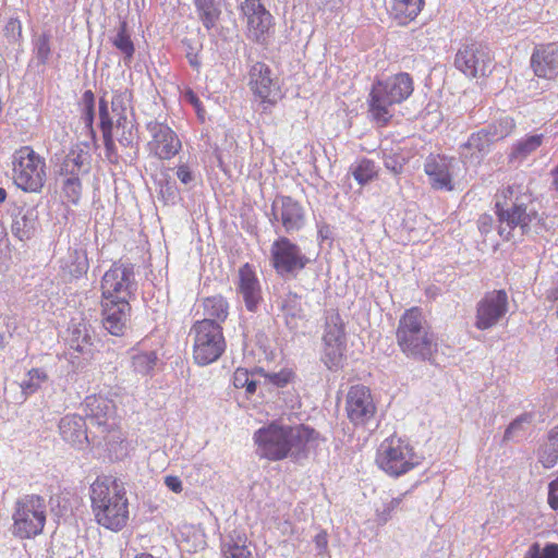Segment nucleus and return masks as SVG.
<instances>
[{
	"instance_id": "obj_1",
	"label": "nucleus",
	"mask_w": 558,
	"mask_h": 558,
	"mask_svg": "<svg viewBox=\"0 0 558 558\" xmlns=\"http://www.w3.org/2000/svg\"><path fill=\"white\" fill-rule=\"evenodd\" d=\"M497 232L505 241L520 242L548 230L533 196L522 185H510L496 195Z\"/></svg>"
},
{
	"instance_id": "obj_2",
	"label": "nucleus",
	"mask_w": 558,
	"mask_h": 558,
	"mask_svg": "<svg viewBox=\"0 0 558 558\" xmlns=\"http://www.w3.org/2000/svg\"><path fill=\"white\" fill-rule=\"evenodd\" d=\"M317 437L318 433L308 426H284L276 423L262 427L254 434L256 453L269 461L305 459Z\"/></svg>"
},
{
	"instance_id": "obj_3",
	"label": "nucleus",
	"mask_w": 558,
	"mask_h": 558,
	"mask_svg": "<svg viewBox=\"0 0 558 558\" xmlns=\"http://www.w3.org/2000/svg\"><path fill=\"white\" fill-rule=\"evenodd\" d=\"M396 339L400 351L416 362H430L438 351L437 338L432 326L417 306L407 310L401 315Z\"/></svg>"
},
{
	"instance_id": "obj_4",
	"label": "nucleus",
	"mask_w": 558,
	"mask_h": 558,
	"mask_svg": "<svg viewBox=\"0 0 558 558\" xmlns=\"http://www.w3.org/2000/svg\"><path fill=\"white\" fill-rule=\"evenodd\" d=\"M90 501L99 525L116 532L126 525L129 505L122 482L109 476L97 477L90 485Z\"/></svg>"
},
{
	"instance_id": "obj_5",
	"label": "nucleus",
	"mask_w": 558,
	"mask_h": 558,
	"mask_svg": "<svg viewBox=\"0 0 558 558\" xmlns=\"http://www.w3.org/2000/svg\"><path fill=\"white\" fill-rule=\"evenodd\" d=\"M413 90V80L405 72L376 81L367 98L368 113L372 121L378 126L387 125L395 116V106L407 100Z\"/></svg>"
},
{
	"instance_id": "obj_6",
	"label": "nucleus",
	"mask_w": 558,
	"mask_h": 558,
	"mask_svg": "<svg viewBox=\"0 0 558 558\" xmlns=\"http://www.w3.org/2000/svg\"><path fill=\"white\" fill-rule=\"evenodd\" d=\"M99 119L107 159L111 163L132 162L138 153L137 130L133 121L113 124L105 98L99 101Z\"/></svg>"
},
{
	"instance_id": "obj_7",
	"label": "nucleus",
	"mask_w": 558,
	"mask_h": 558,
	"mask_svg": "<svg viewBox=\"0 0 558 558\" xmlns=\"http://www.w3.org/2000/svg\"><path fill=\"white\" fill-rule=\"evenodd\" d=\"M12 180L27 193H40L47 181V165L31 146H22L11 156Z\"/></svg>"
},
{
	"instance_id": "obj_8",
	"label": "nucleus",
	"mask_w": 558,
	"mask_h": 558,
	"mask_svg": "<svg viewBox=\"0 0 558 558\" xmlns=\"http://www.w3.org/2000/svg\"><path fill=\"white\" fill-rule=\"evenodd\" d=\"M46 500L39 495L19 498L12 512V534L22 539L40 534L46 523Z\"/></svg>"
},
{
	"instance_id": "obj_9",
	"label": "nucleus",
	"mask_w": 558,
	"mask_h": 558,
	"mask_svg": "<svg viewBox=\"0 0 558 558\" xmlns=\"http://www.w3.org/2000/svg\"><path fill=\"white\" fill-rule=\"evenodd\" d=\"M193 357L198 365L217 361L226 350L222 326L211 319H201L193 324Z\"/></svg>"
},
{
	"instance_id": "obj_10",
	"label": "nucleus",
	"mask_w": 558,
	"mask_h": 558,
	"mask_svg": "<svg viewBox=\"0 0 558 558\" xmlns=\"http://www.w3.org/2000/svg\"><path fill=\"white\" fill-rule=\"evenodd\" d=\"M378 466L392 476H400L420 463L410 445L398 437L385 439L378 448Z\"/></svg>"
},
{
	"instance_id": "obj_11",
	"label": "nucleus",
	"mask_w": 558,
	"mask_h": 558,
	"mask_svg": "<svg viewBox=\"0 0 558 558\" xmlns=\"http://www.w3.org/2000/svg\"><path fill=\"white\" fill-rule=\"evenodd\" d=\"M136 291L134 270L131 265H113L101 280L104 301L129 302Z\"/></svg>"
},
{
	"instance_id": "obj_12",
	"label": "nucleus",
	"mask_w": 558,
	"mask_h": 558,
	"mask_svg": "<svg viewBox=\"0 0 558 558\" xmlns=\"http://www.w3.org/2000/svg\"><path fill=\"white\" fill-rule=\"evenodd\" d=\"M454 66L469 77L485 76L493 66L490 51L481 43L466 40L456 53Z\"/></svg>"
},
{
	"instance_id": "obj_13",
	"label": "nucleus",
	"mask_w": 558,
	"mask_h": 558,
	"mask_svg": "<svg viewBox=\"0 0 558 558\" xmlns=\"http://www.w3.org/2000/svg\"><path fill=\"white\" fill-rule=\"evenodd\" d=\"M270 262L280 276L295 275L310 263L301 247L286 236H280L270 247Z\"/></svg>"
},
{
	"instance_id": "obj_14",
	"label": "nucleus",
	"mask_w": 558,
	"mask_h": 558,
	"mask_svg": "<svg viewBox=\"0 0 558 558\" xmlns=\"http://www.w3.org/2000/svg\"><path fill=\"white\" fill-rule=\"evenodd\" d=\"M508 307V294L505 290L486 292L476 304L475 328L488 330L495 327L506 316Z\"/></svg>"
},
{
	"instance_id": "obj_15",
	"label": "nucleus",
	"mask_w": 558,
	"mask_h": 558,
	"mask_svg": "<svg viewBox=\"0 0 558 558\" xmlns=\"http://www.w3.org/2000/svg\"><path fill=\"white\" fill-rule=\"evenodd\" d=\"M248 85L262 104L272 106L281 98V92L277 81L272 77L271 69L263 62H255L251 66Z\"/></svg>"
},
{
	"instance_id": "obj_16",
	"label": "nucleus",
	"mask_w": 558,
	"mask_h": 558,
	"mask_svg": "<svg viewBox=\"0 0 558 558\" xmlns=\"http://www.w3.org/2000/svg\"><path fill=\"white\" fill-rule=\"evenodd\" d=\"M345 410L349 420L354 425L368 423L376 413L371 390L362 385L351 387L347 395Z\"/></svg>"
},
{
	"instance_id": "obj_17",
	"label": "nucleus",
	"mask_w": 558,
	"mask_h": 558,
	"mask_svg": "<svg viewBox=\"0 0 558 558\" xmlns=\"http://www.w3.org/2000/svg\"><path fill=\"white\" fill-rule=\"evenodd\" d=\"M151 140L148 148L159 159H170L181 149V141L170 126L162 122L150 121L146 125Z\"/></svg>"
},
{
	"instance_id": "obj_18",
	"label": "nucleus",
	"mask_w": 558,
	"mask_h": 558,
	"mask_svg": "<svg viewBox=\"0 0 558 558\" xmlns=\"http://www.w3.org/2000/svg\"><path fill=\"white\" fill-rule=\"evenodd\" d=\"M271 221L280 222L287 233L299 231L305 223L302 205L290 196H277L271 205Z\"/></svg>"
},
{
	"instance_id": "obj_19",
	"label": "nucleus",
	"mask_w": 558,
	"mask_h": 558,
	"mask_svg": "<svg viewBox=\"0 0 558 558\" xmlns=\"http://www.w3.org/2000/svg\"><path fill=\"white\" fill-rule=\"evenodd\" d=\"M84 413L92 425L101 428V432L108 430L111 426L110 420H113L116 407L114 403L104 396H88L85 398Z\"/></svg>"
},
{
	"instance_id": "obj_20",
	"label": "nucleus",
	"mask_w": 558,
	"mask_h": 558,
	"mask_svg": "<svg viewBox=\"0 0 558 558\" xmlns=\"http://www.w3.org/2000/svg\"><path fill=\"white\" fill-rule=\"evenodd\" d=\"M456 160L440 155H430L424 163V171L435 189L452 190V172Z\"/></svg>"
},
{
	"instance_id": "obj_21",
	"label": "nucleus",
	"mask_w": 558,
	"mask_h": 558,
	"mask_svg": "<svg viewBox=\"0 0 558 558\" xmlns=\"http://www.w3.org/2000/svg\"><path fill=\"white\" fill-rule=\"evenodd\" d=\"M531 66L538 77L555 78L558 75V44L536 47L531 57Z\"/></svg>"
},
{
	"instance_id": "obj_22",
	"label": "nucleus",
	"mask_w": 558,
	"mask_h": 558,
	"mask_svg": "<svg viewBox=\"0 0 558 558\" xmlns=\"http://www.w3.org/2000/svg\"><path fill=\"white\" fill-rule=\"evenodd\" d=\"M101 306L104 328L113 336H122L130 317V303L102 301Z\"/></svg>"
},
{
	"instance_id": "obj_23",
	"label": "nucleus",
	"mask_w": 558,
	"mask_h": 558,
	"mask_svg": "<svg viewBox=\"0 0 558 558\" xmlns=\"http://www.w3.org/2000/svg\"><path fill=\"white\" fill-rule=\"evenodd\" d=\"M90 170V155L84 149H71L57 165L58 180L81 178Z\"/></svg>"
},
{
	"instance_id": "obj_24",
	"label": "nucleus",
	"mask_w": 558,
	"mask_h": 558,
	"mask_svg": "<svg viewBox=\"0 0 558 558\" xmlns=\"http://www.w3.org/2000/svg\"><path fill=\"white\" fill-rule=\"evenodd\" d=\"M238 291L248 311H256L262 301V288L253 268L245 264L239 270Z\"/></svg>"
},
{
	"instance_id": "obj_25",
	"label": "nucleus",
	"mask_w": 558,
	"mask_h": 558,
	"mask_svg": "<svg viewBox=\"0 0 558 558\" xmlns=\"http://www.w3.org/2000/svg\"><path fill=\"white\" fill-rule=\"evenodd\" d=\"M279 310L284 320L286 326L292 330L298 331L305 326L306 314L303 308L302 299L294 292H289L281 298L279 302Z\"/></svg>"
},
{
	"instance_id": "obj_26",
	"label": "nucleus",
	"mask_w": 558,
	"mask_h": 558,
	"mask_svg": "<svg viewBox=\"0 0 558 558\" xmlns=\"http://www.w3.org/2000/svg\"><path fill=\"white\" fill-rule=\"evenodd\" d=\"M68 343L71 350L82 354L85 360L92 359L94 353L93 335L90 326L85 320H72L69 327Z\"/></svg>"
},
{
	"instance_id": "obj_27",
	"label": "nucleus",
	"mask_w": 558,
	"mask_h": 558,
	"mask_svg": "<svg viewBox=\"0 0 558 558\" xmlns=\"http://www.w3.org/2000/svg\"><path fill=\"white\" fill-rule=\"evenodd\" d=\"M38 227V211L35 207L20 208L13 215L11 232L20 241L29 240Z\"/></svg>"
},
{
	"instance_id": "obj_28",
	"label": "nucleus",
	"mask_w": 558,
	"mask_h": 558,
	"mask_svg": "<svg viewBox=\"0 0 558 558\" xmlns=\"http://www.w3.org/2000/svg\"><path fill=\"white\" fill-rule=\"evenodd\" d=\"M59 430L62 438L72 445H82L88 440L86 422L81 415L69 414L62 417Z\"/></svg>"
},
{
	"instance_id": "obj_29",
	"label": "nucleus",
	"mask_w": 558,
	"mask_h": 558,
	"mask_svg": "<svg viewBox=\"0 0 558 558\" xmlns=\"http://www.w3.org/2000/svg\"><path fill=\"white\" fill-rule=\"evenodd\" d=\"M243 13L247 17V37L255 43L263 44L271 26V14L265 8Z\"/></svg>"
},
{
	"instance_id": "obj_30",
	"label": "nucleus",
	"mask_w": 558,
	"mask_h": 558,
	"mask_svg": "<svg viewBox=\"0 0 558 558\" xmlns=\"http://www.w3.org/2000/svg\"><path fill=\"white\" fill-rule=\"evenodd\" d=\"M86 251L81 246L70 247L68 253L60 259V268L70 278H80L88 270Z\"/></svg>"
},
{
	"instance_id": "obj_31",
	"label": "nucleus",
	"mask_w": 558,
	"mask_h": 558,
	"mask_svg": "<svg viewBox=\"0 0 558 558\" xmlns=\"http://www.w3.org/2000/svg\"><path fill=\"white\" fill-rule=\"evenodd\" d=\"M493 141L484 129L473 133L466 143L461 146V158L469 162H480L483 155L488 153Z\"/></svg>"
},
{
	"instance_id": "obj_32",
	"label": "nucleus",
	"mask_w": 558,
	"mask_h": 558,
	"mask_svg": "<svg viewBox=\"0 0 558 558\" xmlns=\"http://www.w3.org/2000/svg\"><path fill=\"white\" fill-rule=\"evenodd\" d=\"M534 414L531 412H524L517 416L507 426L502 442H520L526 439L533 429Z\"/></svg>"
},
{
	"instance_id": "obj_33",
	"label": "nucleus",
	"mask_w": 558,
	"mask_h": 558,
	"mask_svg": "<svg viewBox=\"0 0 558 558\" xmlns=\"http://www.w3.org/2000/svg\"><path fill=\"white\" fill-rule=\"evenodd\" d=\"M425 0H392L391 15L401 25L415 20L422 12Z\"/></svg>"
},
{
	"instance_id": "obj_34",
	"label": "nucleus",
	"mask_w": 558,
	"mask_h": 558,
	"mask_svg": "<svg viewBox=\"0 0 558 558\" xmlns=\"http://www.w3.org/2000/svg\"><path fill=\"white\" fill-rule=\"evenodd\" d=\"M203 319H211L221 326L229 315V304L221 295H214L203 300Z\"/></svg>"
},
{
	"instance_id": "obj_35",
	"label": "nucleus",
	"mask_w": 558,
	"mask_h": 558,
	"mask_svg": "<svg viewBox=\"0 0 558 558\" xmlns=\"http://www.w3.org/2000/svg\"><path fill=\"white\" fill-rule=\"evenodd\" d=\"M198 17L206 29L216 26L221 14V0H194Z\"/></svg>"
},
{
	"instance_id": "obj_36",
	"label": "nucleus",
	"mask_w": 558,
	"mask_h": 558,
	"mask_svg": "<svg viewBox=\"0 0 558 558\" xmlns=\"http://www.w3.org/2000/svg\"><path fill=\"white\" fill-rule=\"evenodd\" d=\"M131 98L132 95L126 88L114 92L111 100V112H109V117L113 119V124H121L122 122L125 123L131 121L126 116Z\"/></svg>"
},
{
	"instance_id": "obj_37",
	"label": "nucleus",
	"mask_w": 558,
	"mask_h": 558,
	"mask_svg": "<svg viewBox=\"0 0 558 558\" xmlns=\"http://www.w3.org/2000/svg\"><path fill=\"white\" fill-rule=\"evenodd\" d=\"M324 342L345 343L344 324L338 312H329L326 317Z\"/></svg>"
},
{
	"instance_id": "obj_38",
	"label": "nucleus",
	"mask_w": 558,
	"mask_h": 558,
	"mask_svg": "<svg viewBox=\"0 0 558 558\" xmlns=\"http://www.w3.org/2000/svg\"><path fill=\"white\" fill-rule=\"evenodd\" d=\"M538 461L547 469L558 462V425L548 433L547 441L539 448Z\"/></svg>"
},
{
	"instance_id": "obj_39",
	"label": "nucleus",
	"mask_w": 558,
	"mask_h": 558,
	"mask_svg": "<svg viewBox=\"0 0 558 558\" xmlns=\"http://www.w3.org/2000/svg\"><path fill=\"white\" fill-rule=\"evenodd\" d=\"M345 343L324 342L323 362L330 371H338L343 366Z\"/></svg>"
},
{
	"instance_id": "obj_40",
	"label": "nucleus",
	"mask_w": 558,
	"mask_h": 558,
	"mask_svg": "<svg viewBox=\"0 0 558 558\" xmlns=\"http://www.w3.org/2000/svg\"><path fill=\"white\" fill-rule=\"evenodd\" d=\"M112 45L124 56V62L129 63L134 54V45L131 40V36L126 31V22L120 23L117 34L111 39Z\"/></svg>"
},
{
	"instance_id": "obj_41",
	"label": "nucleus",
	"mask_w": 558,
	"mask_h": 558,
	"mask_svg": "<svg viewBox=\"0 0 558 558\" xmlns=\"http://www.w3.org/2000/svg\"><path fill=\"white\" fill-rule=\"evenodd\" d=\"M514 126L515 124L512 118L501 117L497 121L487 125L484 130L493 143H495L511 134Z\"/></svg>"
},
{
	"instance_id": "obj_42",
	"label": "nucleus",
	"mask_w": 558,
	"mask_h": 558,
	"mask_svg": "<svg viewBox=\"0 0 558 558\" xmlns=\"http://www.w3.org/2000/svg\"><path fill=\"white\" fill-rule=\"evenodd\" d=\"M543 142V135H530L526 138L518 141L513 147L510 157L513 159H524L531 153L535 151Z\"/></svg>"
},
{
	"instance_id": "obj_43",
	"label": "nucleus",
	"mask_w": 558,
	"mask_h": 558,
	"mask_svg": "<svg viewBox=\"0 0 558 558\" xmlns=\"http://www.w3.org/2000/svg\"><path fill=\"white\" fill-rule=\"evenodd\" d=\"M409 496V493H403L398 497L391 498L389 501L384 502L381 508L376 509V523L378 525L386 524L391 518L396 510L402 509L401 505Z\"/></svg>"
},
{
	"instance_id": "obj_44",
	"label": "nucleus",
	"mask_w": 558,
	"mask_h": 558,
	"mask_svg": "<svg viewBox=\"0 0 558 558\" xmlns=\"http://www.w3.org/2000/svg\"><path fill=\"white\" fill-rule=\"evenodd\" d=\"M47 379L48 376L45 371L39 368L31 369L27 373V378L21 384L23 393L26 396L34 393Z\"/></svg>"
},
{
	"instance_id": "obj_45",
	"label": "nucleus",
	"mask_w": 558,
	"mask_h": 558,
	"mask_svg": "<svg viewBox=\"0 0 558 558\" xmlns=\"http://www.w3.org/2000/svg\"><path fill=\"white\" fill-rule=\"evenodd\" d=\"M352 175L360 184H366L376 175L375 162L369 159H362L352 169Z\"/></svg>"
},
{
	"instance_id": "obj_46",
	"label": "nucleus",
	"mask_w": 558,
	"mask_h": 558,
	"mask_svg": "<svg viewBox=\"0 0 558 558\" xmlns=\"http://www.w3.org/2000/svg\"><path fill=\"white\" fill-rule=\"evenodd\" d=\"M157 356L154 352L138 353L133 356L132 365L135 372L147 374L156 365Z\"/></svg>"
},
{
	"instance_id": "obj_47",
	"label": "nucleus",
	"mask_w": 558,
	"mask_h": 558,
	"mask_svg": "<svg viewBox=\"0 0 558 558\" xmlns=\"http://www.w3.org/2000/svg\"><path fill=\"white\" fill-rule=\"evenodd\" d=\"M524 558H558V544H546L541 547L538 543L530 546Z\"/></svg>"
},
{
	"instance_id": "obj_48",
	"label": "nucleus",
	"mask_w": 558,
	"mask_h": 558,
	"mask_svg": "<svg viewBox=\"0 0 558 558\" xmlns=\"http://www.w3.org/2000/svg\"><path fill=\"white\" fill-rule=\"evenodd\" d=\"M59 181L62 185V190L66 199L73 204H76L82 194L81 178L61 179Z\"/></svg>"
},
{
	"instance_id": "obj_49",
	"label": "nucleus",
	"mask_w": 558,
	"mask_h": 558,
	"mask_svg": "<svg viewBox=\"0 0 558 558\" xmlns=\"http://www.w3.org/2000/svg\"><path fill=\"white\" fill-rule=\"evenodd\" d=\"M258 372L269 384H272L277 387H286L294 378L293 371L289 368H282L277 373H265L263 369H259Z\"/></svg>"
},
{
	"instance_id": "obj_50",
	"label": "nucleus",
	"mask_w": 558,
	"mask_h": 558,
	"mask_svg": "<svg viewBox=\"0 0 558 558\" xmlns=\"http://www.w3.org/2000/svg\"><path fill=\"white\" fill-rule=\"evenodd\" d=\"M35 53L36 59L40 64H45L48 61L51 53L49 35L41 34L36 38Z\"/></svg>"
},
{
	"instance_id": "obj_51",
	"label": "nucleus",
	"mask_w": 558,
	"mask_h": 558,
	"mask_svg": "<svg viewBox=\"0 0 558 558\" xmlns=\"http://www.w3.org/2000/svg\"><path fill=\"white\" fill-rule=\"evenodd\" d=\"M82 102H83V111H82V119L86 126L90 128L94 121V105H95V97L93 92L86 90L82 96Z\"/></svg>"
},
{
	"instance_id": "obj_52",
	"label": "nucleus",
	"mask_w": 558,
	"mask_h": 558,
	"mask_svg": "<svg viewBox=\"0 0 558 558\" xmlns=\"http://www.w3.org/2000/svg\"><path fill=\"white\" fill-rule=\"evenodd\" d=\"M4 36L10 43H16L22 37V25L17 19H9L4 26Z\"/></svg>"
},
{
	"instance_id": "obj_53",
	"label": "nucleus",
	"mask_w": 558,
	"mask_h": 558,
	"mask_svg": "<svg viewBox=\"0 0 558 558\" xmlns=\"http://www.w3.org/2000/svg\"><path fill=\"white\" fill-rule=\"evenodd\" d=\"M383 158H384V165L387 170H389L393 174H399L402 172L403 163H404L403 157H401L399 155H395V154H386L385 153Z\"/></svg>"
},
{
	"instance_id": "obj_54",
	"label": "nucleus",
	"mask_w": 558,
	"mask_h": 558,
	"mask_svg": "<svg viewBox=\"0 0 558 558\" xmlns=\"http://www.w3.org/2000/svg\"><path fill=\"white\" fill-rule=\"evenodd\" d=\"M226 558H252L250 549L244 545L232 544L225 550Z\"/></svg>"
},
{
	"instance_id": "obj_55",
	"label": "nucleus",
	"mask_w": 558,
	"mask_h": 558,
	"mask_svg": "<svg viewBox=\"0 0 558 558\" xmlns=\"http://www.w3.org/2000/svg\"><path fill=\"white\" fill-rule=\"evenodd\" d=\"M255 374L248 372L246 368H236V371L233 374V385L235 388H244L250 378L254 377Z\"/></svg>"
},
{
	"instance_id": "obj_56",
	"label": "nucleus",
	"mask_w": 558,
	"mask_h": 558,
	"mask_svg": "<svg viewBox=\"0 0 558 558\" xmlns=\"http://www.w3.org/2000/svg\"><path fill=\"white\" fill-rule=\"evenodd\" d=\"M178 179L184 184L189 185L194 182L195 175L194 172L186 163H181L177 167L175 172Z\"/></svg>"
},
{
	"instance_id": "obj_57",
	"label": "nucleus",
	"mask_w": 558,
	"mask_h": 558,
	"mask_svg": "<svg viewBox=\"0 0 558 558\" xmlns=\"http://www.w3.org/2000/svg\"><path fill=\"white\" fill-rule=\"evenodd\" d=\"M478 230L482 234H487L493 230L494 218L490 215L484 214L477 221Z\"/></svg>"
},
{
	"instance_id": "obj_58",
	"label": "nucleus",
	"mask_w": 558,
	"mask_h": 558,
	"mask_svg": "<svg viewBox=\"0 0 558 558\" xmlns=\"http://www.w3.org/2000/svg\"><path fill=\"white\" fill-rule=\"evenodd\" d=\"M315 547L317 549L318 555H324L327 551L328 548V537L327 533L325 531H320L315 537H314Z\"/></svg>"
},
{
	"instance_id": "obj_59",
	"label": "nucleus",
	"mask_w": 558,
	"mask_h": 558,
	"mask_svg": "<svg viewBox=\"0 0 558 558\" xmlns=\"http://www.w3.org/2000/svg\"><path fill=\"white\" fill-rule=\"evenodd\" d=\"M548 504L553 509H558V478L549 484Z\"/></svg>"
},
{
	"instance_id": "obj_60",
	"label": "nucleus",
	"mask_w": 558,
	"mask_h": 558,
	"mask_svg": "<svg viewBox=\"0 0 558 558\" xmlns=\"http://www.w3.org/2000/svg\"><path fill=\"white\" fill-rule=\"evenodd\" d=\"M166 486L173 493H181L183 489L182 481L178 476L168 475L165 477Z\"/></svg>"
},
{
	"instance_id": "obj_61",
	"label": "nucleus",
	"mask_w": 558,
	"mask_h": 558,
	"mask_svg": "<svg viewBox=\"0 0 558 558\" xmlns=\"http://www.w3.org/2000/svg\"><path fill=\"white\" fill-rule=\"evenodd\" d=\"M241 8L243 12H251L254 10L264 9L265 7L262 4L260 0H245Z\"/></svg>"
},
{
	"instance_id": "obj_62",
	"label": "nucleus",
	"mask_w": 558,
	"mask_h": 558,
	"mask_svg": "<svg viewBox=\"0 0 558 558\" xmlns=\"http://www.w3.org/2000/svg\"><path fill=\"white\" fill-rule=\"evenodd\" d=\"M186 58L189 60V63L192 68L198 69L201 66V60L197 56V53L194 52H187Z\"/></svg>"
},
{
	"instance_id": "obj_63",
	"label": "nucleus",
	"mask_w": 558,
	"mask_h": 558,
	"mask_svg": "<svg viewBox=\"0 0 558 558\" xmlns=\"http://www.w3.org/2000/svg\"><path fill=\"white\" fill-rule=\"evenodd\" d=\"M547 299L549 301H557L558 300V274L555 280V286L547 291Z\"/></svg>"
},
{
	"instance_id": "obj_64",
	"label": "nucleus",
	"mask_w": 558,
	"mask_h": 558,
	"mask_svg": "<svg viewBox=\"0 0 558 558\" xmlns=\"http://www.w3.org/2000/svg\"><path fill=\"white\" fill-rule=\"evenodd\" d=\"M247 396H252L256 392L257 380L251 377L247 385L244 387Z\"/></svg>"
}]
</instances>
